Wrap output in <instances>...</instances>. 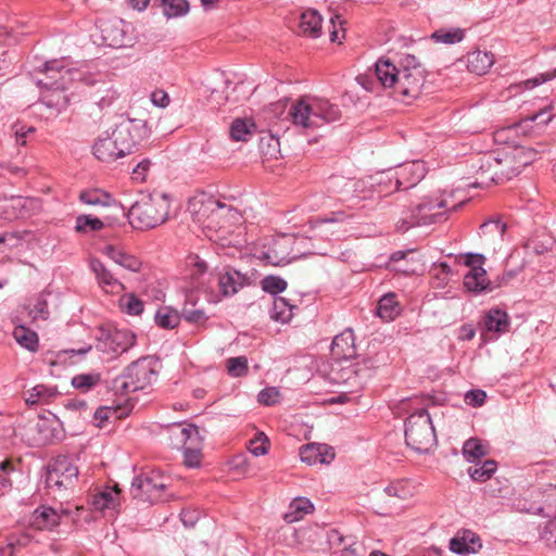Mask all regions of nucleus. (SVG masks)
<instances>
[{
    "label": "nucleus",
    "instance_id": "f257e3e1",
    "mask_svg": "<svg viewBox=\"0 0 556 556\" xmlns=\"http://www.w3.org/2000/svg\"><path fill=\"white\" fill-rule=\"evenodd\" d=\"M390 89V94L396 100L410 103L417 99L425 84L426 71L414 55H405L395 66L390 60L379 59L372 72L361 75L357 81L368 91H375V81Z\"/></svg>",
    "mask_w": 556,
    "mask_h": 556
},
{
    "label": "nucleus",
    "instance_id": "f03ea898",
    "mask_svg": "<svg viewBox=\"0 0 556 556\" xmlns=\"http://www.w3.org/2000/svg\"><path fill=\"white\" fill-rule=\"evenodd\" d=\"M288 115L295 127L316 129L339 121L341 110L327 99L303 96L291 104Z\"/></svg>",
    "mask_w": 556,
    "mask_h": 556
},
{
    "label": "nucleus",
    "instance_id": "7ed1b4c3",
    "mask_svg": "<svg viewBox=\"0 0 556 556\" xmlns=\"http://www.w3.org/2000/svg\"><path fill=\"white\" fill-rule=\"evenodd\" d=\"M45 79H39L38 85L45 87L41 93V103L55 114L65 110L70 99L65 94L67 84L80 80L83 74L75 68H65L59 61H51L45 64Z\"/></svg>",
    "mask_w": 556,
    "mask_h": 556
},
{
    "label": "nucleus",
    "instance_id": "20e7f679",
    "mask_svg": "<svg viewBox=\"0 0 556 556\" xmlns=\"http://www.w3.org/2000/svg\"><path fill=\"white\" fill-rule=\"evenodd\" d=\"M169 199L165 193L142 194L129 208V224L135 229L148 230L168 218Z\"/></svg>",
    "mask_w": 556,
    "mask_h": 556
},
{
    "label": "nucleus",
    "instance_id": "39448f33",
    "mask_svg": "<svg viewBox=\"0 0 556 556\" xmlns=\"http://www.w3.org/2000/svg\"><path fill=\"white\" fill-rule=\"evenodd\" d=\"M159 366L160 363L156 357H141L132 362L122 375L113 380L112 388L121 394L143 390L156 379Z\"/></svg>",
    "mask_w": 556,
    "mask_h": 556
},
{
    "label": "nucleus",
    "instance_id": "423d86ee",
    "mask_svg": "<svg viewBox=\"0 0 556 556\" xmlns=\"http://www.w3.org/2000/svg\"><path fill=\"white\" fill-rule=\"evenodd\" d=\"M405 442L418 453H427L435 445L437 435L427 409H418L408 416L405 422Z\"/></svg>",
    "mask_w": 556,
    "mask_h": 556
},
{
    "label": "nucleus",
    "instance_id": "0eeeda50",
    "mask_svg": "<svg viewBox=\"0 0 556 556\" xmlns=\"http://www.w3.org/2000/svg\"><path fill=\"white\" fill-rule=\"evenodd\" d=\"M538 152L532 148L515 147L511 151L495 154L496 167L493 169L495 184H501L516 177L521 170L533 163Z\"/></svg>",
    "mask_w": 556,
    "mask_h": 556
},
{
    "label": "nucleus",
    "instance_id": "6e6552de",
    "mask_svg": "<svg viewBox=\"0 0 556 556\" xmlns=\"http://www.w3.org/2000/svg\"><path fill=\"white\" fill-rule=\"evenodd\" d=\"M78 466L72 455H58L47 466L46 484L59 492L73 488L78 479Z\"/></svg>",
    "mask_w": 556,
    "mask_h": 556
},
{
    "label": "nucleus",
    "instance_id": "1a4fd4ad",
    "mask_svg": "<svg viewBox=\"0 0 556 556\" xmlns=\"http://www.w3.org/2000/svg\"><path fill=\"white\" fill-rule=\"evenodd\" d=\"M427 168L422 161H412L401 164L395 170L382 172L377 178L378 185L389 187L394 185V190L409 189L416 186L426 175ZM387 193L389 188L382 189Z\"/></svg>",
    "mask_w": 556,
    "mask_h": 556
},
{
    "label": "nucleus",
    "instance_id": "9d476101",
    "mask_svg": "<svg viewBox=\"0 0 556 556\" xmlns=\"http://www.w3.org/2000/svg\"><path fill=\"white\" fill-rule=\"evenodd\" d=\"M375 364L370 358L362 361L349 362L341 365L339 369H333V381L343 384L346 388L345 392L355 393L364 388L366 382L372 377L375 372Z\"/></svg>",
    "mask_w": 556,
    "mask_h": 556
},
{
    "label": "nucleus",
    "instance_id": "9b49d317",
    "mask_svg": "<svg viewBox=\"0 0 556 556\" xmlns=\"http://www.w3.org/2000/svg\"><path fill=\"white\" fill-rule=\"evenodd\" d=\"M119 152L131 154L135 148L149 136L147 123L142 119H124L111 131Z\"/></svg>",
    "mask_w": 556,
    "mask_h": 556
},
{
    "label": "nucleus",
    "instance_id": "f8f14e48",
    "mask_svg": "<svg viewBox=\"0 0 556 556\" xmlns=\"http://www.w3.org/2000/svg\"><path fill=\"white\" fill-rule=\"evenodd\" d=\"M168 478L159 471L142 473L132 479L130 494L134 498L153 503L161 500L163 491L167 488Z\"/></svg>",
    "mask_w": 556,
    "mask_h": 556
},
{
    "label": "nucleus",
    "instance_id": "ddd939ff",
    "mask_svg": "<svg viewBox=\"0 0 556 556\" xmlns=\"http://www.w3.org/2000/svg\"><path fill=\"white\" fill-rule=\"evenodd\" d=\"M136 337L128 330L99 329L96 349L106 354H121L135 344Z\"/></svg>",
    "mask_w": 556,
    "mask_h": 556
},
{
    "label": "nucleus",
    "instance_id": "4468645a",
    "mask_svg": "<svg viewBox=\"0 0 556 556\" xmlns=\"http://www.w3.org/2000/svg\"><path fill=\"white\" fill-rule=\"evenodd\" d=\"M447 206L446 200L443 199H425L418 203L413 211L410 223L412 226L430 225L440 222L442 218L445 219V212L439 210Z\"/></svg>",
    "mask_w": 556,
    "mask_h": 556
},
{
    "label": "nucleus",
    "instance_id": "2eb2a0df",
    "mask_svg": "<svg viewBox=\"0 0 556 556\" xmlns=\"http://www.w3.org/2000/svg\"><path fill=\"white\" fill-rule=\"evenodd\" d=\"M172 444L181 450H202L203 438L194 425H176L170 429Z\"/></svg>",
    "mask_w": 556,
    "mask_h": 556
},
{
    "label": "nucleus",
    "instance_id": "dca6fc26",
    "mask_svg": "<svg viewBox=\"0 0 556 556\" xmlns=\"http://www.w3.org/2000/svg\"><path fill=\"white\" fill-rule=\"evenodd\" d=\"M494 167H496L495 154H483L473 159L470 168L476 176V180L471 186L489 187L491 184H495V177H493Z\"/></svg>",
    "mask_w": 556,
    "mask_h": 556
},
{
    "label": "nucleus",
    "instance_id": "f3484780",
    "mask_svg": "<svg viewBox=\"0 0 556 556\" xmlns=\"http://www.w3.org/2000/svg\"><path fill=\"white\" fill-rule=\"evenodd\" d=\"M464 286L470 292L481 293L492 292L501 288L502 282L491 281L486 276L485 269L482 266H477L464 276Z\"/></svg>",
    "mask_w": 556,
    "mask_h": 556
},
{
    "label": "nucleus",
    "instance_id": "a211bd4d",
    "mask_svg": "<svg viewBox=\"0 0 556 556\" xmlns=\"http://www.w3.org/2000/svg\"><path fill=\"white\" fill-rule=\"evenodd\" d=\"M481 547L482 543L479 535L467 529L458 531L450 541L451 552L458 555L477 553Z\"/></svg>",
    "mask_w": 556,
    "mask_h": 556
},
{
    "label": "nucleus",
    "instance_id": "6ab92c4d",
    "mask_svg": "<svg viewBox=\"0 0 556 556\" xmlns=\"http://www.w3.org/2000/svg\"><path fill=\"white\" fill-rule=\"evenodd\" d=\"M251 283L250 278L233 268H227L219 275L218 286L224 296H231Z\"/></svg>",
    "mask_w": 556,
    "mask_h": 556
},
{
    "label": "nucleus",
    "instance_id": "aec40b11",
    "mask_svg": "<svg viewBox=\"0 0 556 556\" xmlns=\"http://www.w3.org/2000/svg\"><path fill=\"white\" fill-rule=\"evenodd\" d=\"M93 155L102 162H113L119 157H124V154L119 152V148L114 140L112 132H104L94 142Z\"/></svg>",
    "mask_w": 556,
    "mask_h": 556
},
{
    "label": "nucleus",
    "instance_id": "412c9836",
    "mask_svg": "<svg viewBox=\"0 0 556 556\" xmlns=\"http://www.w3.org/2000/svg\"><path fill=\"white\" fill-rule=\"evenodd\" d=\"M331 354L338 359L349 361L356 354L355 339L352 329H345L336 336L331 344Z\"/></svg>",
    "mask_w": 556,
    "mask_h": 556
},
{
    "label": "nucleus",
    "instance_id": "4be33fe9",
    "mask_svg": "<svg viewBox=\"0 0 556 556\" xmlns=\"http://www.w3.org/2000/svg\"><path fill=\"white\" fill-rule=\"evenodd\" d=\"M90 267L94 273L100 287L106 293H118L124 290L123 283L99 260H91Z\"/></svg>",
    "mask_w": 556,
    "mask_h": 556
},
{
    "label": "nucleus",
    "instance_id": "5701e85b",
    "mask_svg": "<svg viewBox=\"0 0 556 556\" xmlns=\"http://www.w3.org/2000/svg\"><path fill=\"white\" fill-rule=\"evenodd\" d=\"M102 254L106 255L110 260H112L115 264L121 267L137 273L141 268V261L136 256L126 253L124 250L113 245L106 244L101 249Z\"/></svg>",
    "mask_w": 556,
    "mask_h": 556
},
{
    "label": "nucleus",
    "instance_id": "b1692460",
    "mask_svg": "<svg viewBox=\"0 0 556 556\" xmlns=\"http://www.w3.org/2000/svg\"><path fill=\"white\" fill-rule=\"evenodd\" d=\"M60 515L48 506H40L30 516L29 525L36 530H53L60 523Z\"/></svg>",
    "mask_w": 556,
    "mask_h": 556
},
{
    "label": "nucleus",
    "instance_id": "393cba45",
    "mask_svg": "<svg viewBox=\"0 0 556 556\" xmlns=\"http://www.w3.org/2000/svg\"><path fill=\"white\" fill-rule=\"evenodd\" d=\"M35 204V199L13 197L4 203L3 214L8 219L24 218L29 215Z\"/></svg>",
    "mask_w": 556,
    "mask_h": 556
},
{
    "label": "nucleus",
    "instance_id": "a878e982",
    "mask_svg": "<svg viewBox=\"0 0 556 556\" xmlns=\"http://www.w3.org/2000/svg\"><path fill=\"white\" fill-rule=\"evenodd\" d=\"M119 494L121 490L117 485L106 486L92 495L91 505L96 510L116 509L119 505Z\"/></svg>",
    "mask_w": 556,
    "mask_h": 556
},
{
    "label": "nucleus",
    "instance_id": "bb28decb",
    "mask_svg": "<svg viewBox=\"0 0 556 556\" xmlns=\"http://www.w3.org/2000/svg\"><path fill=\"white\" fill-rule=\"evenodd\" d=\"M483 326L489 332L505 333L509 330L510 323L505 311L492 308L485 314Z\"/></svg>",
    "mask_w": 556,
    "mask_h": 556
},
{
    "label": "nucleus",
    "instance_id": "cd10ccee",
    "mask_svg": "<svg viewBox=\"0 0 556 556\" xmlns=\"http://www.w3.org/2000/svg\"><path fill=\"white\" fill-rule=\"evenodd\" d=\"M494 63V55L486 51L476 50L467 55V67L477 75L485 74Z\"/></svg>",
    "mask_w": 556,
    "mask_h": 556
},
{
    "label": "nucleus",
    "instance_id": "c85d7f7f",
    "mask_svg": "<svg viewBox=\"0 0 556 556\" xmlns=\"http://www.w3.org/2000/svg\"><path fill=\"white\" fill-rule=\"evenodd\" d=\"M323 18L316 10H307L302 13L300 29L304 35L317 38L321 34Z\"/></svg>",
    "mask_w": 556,
    "mask_h": 556
},
{
    "label": "nucleus",
    "instance_id": "c756f323",
    "mask_svg": "<svg viewBox=\"0 0 556 556\" xmlns=\"http://www.w3.org/2000/svg\"><path fill=\"white\" fill-rule=\"evenodd\" d=\"M314 509V505L312 502L304 497H299L293 500L290 505L288 511L285 514L283 519L288 523H293L295 521L301 520L305 515L312 513Z\"/></svg>",
    "mask_w": 556,
    "mask_h": 556
},
{
    "label": "nucleus",
    "instance_id": "7c9ffc66",
    "mask_svg": "<svg viewBox=\"0 0 556 556\" xmlns=\"http://www.w3.org/2000/svg\"><path fill=\"white\" fill-rule=\"evenodd\" d=\"M255 129V124L248 118H236L229 128L233 141H248Z\"/></svg>",
    "mask_w": 556,
    "mask_h": 556
},
{
    "label": "nucleus",
    "instance_id": "2f4dec72",
    "mask_svg": "<svg viewBox=\"0 0 556 556\" xmlns=\"http://www.w3.org/2000/svg\"><path fill=\"white\" fill-rule=\"evenodd\" d=\"M377 314L384 320H393L400 314L394 293H387L378 302Z\"/></svg>",
    "mask_w": 556,
    "mask_h": 556
},
{
    "label": "nucleus",
    "instance_id": "473e14b6",
    "mask_svg": "<svg viewBox=\"0 0 556 556\" xmlns=\"http://www.w3.org/2000/svg\"><path fill=\"white\" fill-rule=\"evenodd\" d=\"M102 41L110 47H121L123 45V30L109 22H101L99 25Z\"/></svg>",
    "mask_w": 556,
    "mask_h": 556
},
{
    "label": "nucleus",
    "instance_id": "72a5a7b5",
    "mask_svg": "<svg viewBox=\"0 0 556 556\" xmlns=\"http://www.w3.org/2000/svg\"><path fill=\"white\" fill-rule=\"evenodd\" d=\"M293 308L286 298L277 296L273 301L270 317L276 321L288 323L293 316Z\"/></svg>",
    "mask_w": 556,
    "mask_h": 556
},
{
    "label": "nucleus",
    "instance_id": "f704fd0d",
    "mask_svg": "<svg viewBox=\"0 0 556 556\" xmlns=\"http://www.w3.org/2000/svg\"><path fill=\"white\" fill-rule=\"evenodd\" d=\"M154 320L161 328L174 329L179 325L180 314L169 306H163L156 311Z\"/></svg>",
    "mask_w": 556,
    "mask_h": 556
},
{
    "label": "nucleus",
    "instance_id": "c9c22d12",
    "mask_svg": "<svg viewBox=\"0 0 556 556\" xmlns=\"http://www.w3.org/2000/svg\"><path fill=\"white\" fill-rule=\"evenodd\" d=\"M13 336L16 342L26 350L30 352L38 350V336L35 331L24 326H18L14 329Z\"/></svg>",
    "mask_w": 556,
    "mask_h": 556
},
{
    "label": "nucleus",
    "instance_id": "e433bc0d",
    "mask_svg": "<svg viewBox=\"0 0 556 556\" xmlns=\"http://www.w3.org/2000/svg\"><path fill=\"white\" fill-rule=\"evenodd\" d=\"M497 464L492 459H488L482 464H476L468 468L470 478L478 482H484L496 471Z\"/></svg>",
    "mask_w": 556,
    "mask_h": 556
},
{
    "label": "nucleus",
    "instance_id": "4c0bfd02",
    "mask_svg": "<svg viewBox=\"0 0 556 556\" xmlns=\"http://www.w3.org/2000/svg\"><path fill=\"white\" fill-rule=\"evenodd\" d=\"M295 539L303 548H313L321 539V531L317 527H305L295 531Z\"/></svg>",
    "mask_w": 556,
    "mask_h": 556
},
{
    "label": "nucleus",
    "instance_id": "58836bf2",
    "mask_svg": "<svg viewBox=\"0 0 556 556\" xmlns=\"http://www.w3.org/2000/svg\"><path fill=\"white\" fill-rule=\"evenodd\" d=\"M79 200L84 204L91 206H106L110 204L112 198L109 193L100 189H92L81 191L79 194Z\"/></svg>",
    "mask_w": 556,
    "mask_h": 556
},
{
    "label": "nucleus",
    "instance_id": "ea45409f",
    "mask_svg": "<svg viewBox=\"0 0 556 556\" xmlns=\"http://www.w3.org/2000/svg\"><path fill=\"white\" fill-rule=\"evenodd\" d=\"M56 389L46 387L43 384H38L28 391V395L25 399V402L28 405H36L40 402H47L50 399L56 395Z\"/></svg>",
    "mask_w": 556,
    "mask_h": 556
},
{
    "label": "nucleus",
    "instance_id": "a19ab883",
    "mask_svg": "<svg viewBox=\"0 0 556 556\" xmlns=\"http://www.w3.org/2000/svg\"><path fill=\"white\" fill-rule=\"evenodd\" d=\"M464 36L465 34L462 28H440L431 35V38L435 42L453 45L460 42L464 39Z\"/></svg>",
    "mask_w": 556,
    "mask_h": 556
},
{
    "label": "nucleus",
    "instance_id": "79ce46f5",
    "mask_svg": "<svg viewBox=\"0 0 556 556\" xmlns=\"http://www.w3.org/2000/svg\"><path fill=\"white\" fill-rule=\"evenodd\" d=\"M101 380L98 372L79 374L72 378V386L83 392H87L94 388Z\"/></svg>",
    "mask_w": 556,
    "mask_h": 556
},
{
    "label": "nucleus",
    "instance_id": "37998d69",
    "mask_svg": "<svg viewBox=\"0 0 556 556\" xmlns=\"http://www.w3.org/2000/svg\"><path fill=\"white\" fill-rule=\"evenodd\" d=\"M181 317L189 324L194 325H203L208 318L203 309L195 308V304L189 301L185 303L181 309L180 318Z\"/></svg>",
    "mask_w": 556,
    "mask_h": 556
},
{
    "label": "nucleus",
    "instance_id": "c03bdc74",
    "mask_svg": "<svg viewBox=\"0 0 556 556\" xmlns=\"http://www.w3.org/2000/svg\"><path fill=\"white\" fill-rule=\"evenodd\" d=\"M463 454L468 462H476L486 454L485 447L480 440L471 438L463 446Z\"/></svg>",
    "mask_w": 556,
    "mask_h": 556
},
{
    "label": "nucleus",
    "instance_id": "a18cd8bd",
    "mask_svg": "<svg viewBox=\"0 0 556 556\" xmlns=\"http://www.w3.org/2000/svg\"><path fill=\"white\" fill-rule=\"evenodd\" d=\"M103 226V222L98 217H92L91 215H79L76 217L75 230L77 232L86 233L89 231L100 230Z\"/></svg>",
    "mask_w": 556,
    "mask_h": 556
},
{
    "label": "nucleus",
    "instance_id": "49530a36",
    "mask_svg": "<svg viewBox=\"0 0 556 556\" xmlns=\"http://www.w3.org/2000/svg\"><path fill=\"white\" fill-rule=\"evenodd\" d=\"M262 289L270 294H278L287 289V281L278 276L269 275L261 281Z\"/></svg>",
    "mask_w": 556,
    "mask_h": 556
},
{
    "label": "nucleus",
    "instance_id": "de8ad7c7",
    "mask_svg": "<svg viewBox=\"0 0 556 556\" xmlns=\"http://www.w3.org/2000/svg\"><path fill=\"white\" fill-rule=\"evenodd\" d=\"M121 306L127 314L135 316L143 311V302L132 293L121 299Z\"/></svg>",
    "mask_w": 556,
    "mask_h": 556
},
{
    "label": "nucleus",
    "instance_id": "09e8293b",
    "mask_svg": "<svg viewBox=\"0 0 556 556\" xmlns=\"http://www.w3.org/2000/svg\"><path fill=\"white\" fill-rule=\"evenodd\" d=\"M319 455V444L318 443H309L301 447L300 450V458L303 463L308 465H315L317 463L320 464Z\"/></svg>",
    "mask_w": 556,
    "mask_h": 556
},
{
    "label": "nucleus",
    "instance_id": "8fccbe9b",
    "mask_svg": "<svg viewBox=\"0 0 556 556\" xmlns=\"http://www.w3.org/2000/svg\"><path fill=\"white\" fill-rule=\"evenodd\" d=\"M13 471L14 467L10 460H3L0 463V494H5L10 491L12 482L9 476Z\"/></svg>",
    "mask_w": 556,
    "mask_h": 556
},
{
    "label": "nucleus",
    "instance_id": "3c124183",
    "mask_svg": "<svg viewBox=\"0 0 556 556\" xmlns=\"http://www.w3.org/2000/svg\"><path fill=\"white\" fill-rule=\"evenodd\" d=\"M227 369L232 377H241L248 371V359L244 356L230 357L227 361Z\"/></svg>",
    "mask_w": 556,
    "mask_h": 556
},
{
    "label": "nucleus",
    "instance_id": "603ef678",
    "mask_svg": "<svg viewBox=\"0 0 556 556\" xmlns=\"http://www.w3.org/2000/svg\"><path fill=\"white\" fill-rule=\"evenodd\" d=\"M506 228V224L501 219L489 220L480 226L483 235H496L500 239H503Z\"/></svg>",
    "mask_w": 556,
    "mask_h": 556
},
{
    "label": "nucleus",
    "instance_id": "864d4df0",
    "mask_svg": "<svg viewBox=\"0 0 556 556\" xmlns=\"http://www.w3.org/2000/svg\"><path fill=\"white\" fill-rule=\"evenodd\" d=\"M34 430L38 432V435L33 438L35 444H46L48 441L51 440L52 434L49 429L47 419H38V421L34 426Z\"/></svg>",
    "mask_w": 556,
    "mask_h": 556
},
{
    "label": "nucleus",
    "instance_id": "5fc2aeb1",
    "mask_svg": "<svg viewBox=\"0 0 556 556\" xmlns=\"http://www.w3.org/2000/svg\"><path fill=\"white\" fill-rule=\"evenodd\" d=\"M29 316L34 319L47 320L49 317L48 303L45 299L39 298L36 300L34 306L29 311Z\"/></svg>",
    "mask_w": 556,
    "mask_h": 556
},
{
    "label": "nucleus",
    "instance_id": "6e6d98bb",
    "mask_svg": "<svg viewBox=\"0 0 556 556\" xmlns=\"http://www.w3.org/2000/svg\"><path fill=\"white\" fill-rule=\"evenodd\" d=\"M249 450L254 456H262L268 452V440L264 433L250 441Z\"/></svg>",
    "mask_w": 556,
    "mask_h": 556
},
{
    "label": "nucleus",
    "instance_id": "4d7b16f0",
    "mask_svg": "<svg viewBox=\"0 0 556 556\" xmlns=\"http://www.w3.org/2000/svg\"><path fill=\"white\" fill-rule=\"evenodd\" d=\"M27 541V535H23L22 538L11 536L8 544L0 547V556H14L15 547L17 545H25Z\"/></svg>",
    "mask_w": 556,
    "mask_h": 556
},
{
    "label": "nucleus",
    "instance_id": "13d9d810",
    "mask_svg": "<svg viewBox=\"0 0 556 556\" xmlns=\"http://www.w3.org/2000/svg\"><path fill=\"white\" fill-rule=\"evenodd\" d=\"M257 399L264 405H274L278 402L279 391L274 387L266 388L258 393Z\"/></svg>",
    "mask_w": 556,
    "mask_h": 556
},
{
    "label": "nucleus",
    "instance_id": "bf43d9fd",
    "mask_svg": "<svg viewBox=\"0 0 556 556\" xmlns=\"http://www.w3.org/2000/svg\"><path fill=\"white\" fill-rule=\"evenodd\" d=\"M486 399V393L483 390H470L465 394V401L472 407L481 406Z\"/></svg>",
    "mask_w": 556,
    "mask_h": 556
},
{
    "label": "nucleus",
    "instance_id": "052dcab7",
    "mask_svg": "<svg viewBox=\"0 0 556 556\" xmlns=\"http://www.w3.org/2000/svg\"><path fill=\"white\" fill-rule=\"evenodd\" d=\"M202 450H182L184 463L188 467H199L202 460Z\"/></svg>",
    "mask_w": 556,
    "mask_h": 556
},
{
    "label": "nucleus",
    "instance_id": "680f3d73",
    "mask_svg": "<svg viewBox=\"0 0 556 556\" xmlns=\"http://www.w3.org/2000/svg\"><path fill=\"white\" fill-rule=\"evenodd\" d=\"M384 491L389 496H395L399 498H406L409 495V491L406 489V483L402 481L388 485Z\"/></svg>",
    "mask_w": 556,
    "mask_h": 556
},
{
    "label": "nucleus",
    "instance_id": "e2e57ef3",
    "mask_svg": "<svg viewBox=\"0 0 556 556\" xmlns=\"http://www.w3.org/2000/svg\"><path fill=\"white\" fill-rule=\"evenodd\" d=\"M151 167V161L148 159L139 162L132 170V179L143 182L147 178V174Z\"/></svg>",
    "mask_w": 556,
    "mask_h": 556
},
{
    "label": "nucleus",
    "instance_id": "0e129e2a",
    "mask_svg": "<svg viewBox=\"0 0 556 556\" xmlns=\"http://www.w3.org/2000/svg\"><path fill=\"white\" fill-rule=\"evenodd\" d=\"M188 266L192 268L193 275H202L207 270V264L198 255H189L187 258Z\"/></svg>",
    "mask_w": 556,
    "mask_h": 556
},
{
    "label": "nucleus",
    "instance_id": "69168bd1",
    "mask_svg": "<svg viewBox=\"0 0 556 556\" xmlns=\"http://www.w3.org/2000/svg\"><path fill=\"white\" fill-rule=\"evenodd\" d=\"M485 262V256L483 254H479V253H467L465 255V262L464 264L468 267H470V269H473L476 268L477 266H482L483 267V264Z\"/></svg>",
    "mask_w": 556,
    "mask_h": 556
},
{
    "label": "nucleus",
    "instance_id": "338daca9",
    "mask_svg": "<svg viewBox=\"0 0 556 556\" xmlns=\"http://www.w3.org/2000/svg\"><path fill=\"white\" fill-rule=\"evenodd\" d=\"M34 131H35V128L31 126L27 127L25 125H15V138H16L17 144L25 146L27 135L31 134Z\"/></svg>",
    "mask_w": 556,
    "mask_h": 556
},
{
    "label": "nucleus",
    "instance_id": "774afa93",
    "mask_svg": "<svg viewBox=\"0 0 556 556\" xmlns=\"http://www.w3.org/2000/svg\"><path fill=\"white\" fill-rule=\"evenodd\" d=\"M320 464H330L334 459V451L331 446L319 444Z\"/></svg>",
    "mask_w": 556,
    "mask_h": 556
}]
</instances>
